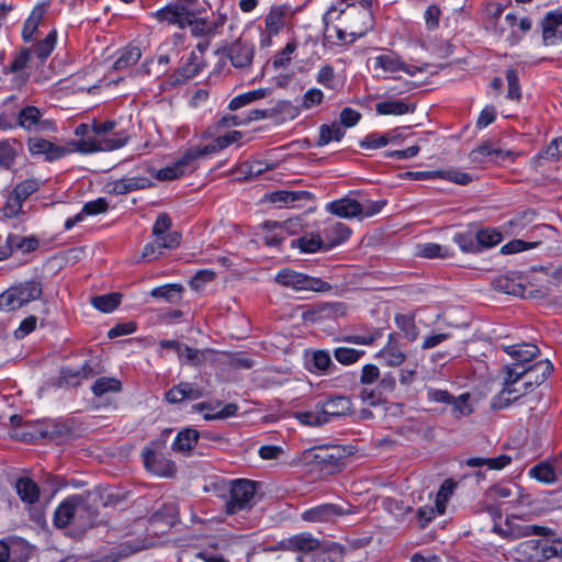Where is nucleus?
<instances>
[{
  "label": "nucleus",
  "mask_w": 562,
  "mask_h": 562,
  "mask_svg": "<svg viewBox=\"0 0 562 562\" xmlns=\"http://www.w3.org/2000/svg\"><path fill=\"white\" fill-rule=\"evenodd\" d=\"M471 156L473 160H479L482 157H495L496 160H504L506 157L514 159V154L512 151H505L502 149L494 148L492 145L484 143L471 151Z\"/></svg>",
  "instance_id": "09e8293b"
},
{
  "label": "nucleus",
  "mask_w": 562,
  "mask_h": 562,
  "mask_svg": "<svg viewBox=\"0 0 562 562\" xmlns=\"http://www.w3.org/2000/svg\"><path fill=\"white\" fill-rule=\"evenodd\" d=\"M150 15L159 23L175 25L180 30L188 27V24H190V16H192L187 9L182 5H176L175 3H169L164 8L151 12Z\"/></svg>",
  "instance_id": "ddd939ff"
},
{
  "label": "nucleus",
  "mask_w": 562,
  "mask_h": 562,
  "mask_svg": "<svg viewBox=\"0 0 562 562\" xmlns=\"http://www.w3.org/2000/svg\"><path fill=\"white\" fill-rule=\"evenodd\" d=\"M316 408L323 411V414L327 417L328 424L333 418L350 414L352 411V402L349 396L330 395L323 401H318Z\"/></svg>",
  "instance_id": "2eb2a0df"
},
{
  "label": "nucleus",
  "mask_w": 562,
  "mask_h": 562,
  "mask_svg": "<svg viewBox=\"0 0 562 562\" xmlns=\"http://www.w3.org/2000/svg\"><path fill=\"white\" fill-rule=\"evenodd\" d=\"M311 452L315 463L330 471L339 470L345 458V449L338 445L317 446Z\"/></svg>",
  "instance_id": "1a4fd4ad"
},
{
  "label": "nucleus",
  "mask_w": 562,
  "mask_h": 562,
  "mask_svg": "<svg viewBox=\"0 0 562 562\" xmlns=\"http://www.w3.org/2000/svg\"><path fill=\"white\" fill-rule=\"evenodd\" d=\"M542 160L562 161V136L552 139L550 144L533 158V162L537 166H540Z\"/></svg>",
  "instance_id": "ea45409f"
},
{
  "label": "nucleus",
  "mask_w": 562,
  "mask_h": 562,
  "mask_svg": "<svg viewBox=\"0 0 562 562\" xmlns=\"http://www.w3.org/2000/svg\"><path fill=\"white\" fill-rule=\"evenodd\" d=\"M42 292V282L38 280H29L12 285L0 294V308L5 311L19 310L25 304L40 299Z\"/></svg>",
  "instance_id": "f03ea898"
},
{
  "label": "nucleus",
  "mask_w": 562,
  "mask_h": 562,
  "mask_svg": "<svg viewBox=\"0 0 562 562\" xmlns=\"http://www.w3.org/2000/svg\"><path fill=\"white\" fill-rule=\"evenodd\" d=\"M95 396H102L106 393H117L122 390V383L115 378H99L91 387Z\"/></svg>",
  "instance_id": "3c124183"
},
{
  "label": "nucleus",
  "mask_w": 562,
  "mask_h": 562,
  "mask_svg": "<svg viewBox=\"0 0 562 562\" xmlns=\"http://www.w3.org/2000/svg\"><path fill=\"white\" fill-rule=\"evenodd\" d=\"M364 353V350H357L347 347H339L334 350L335 359L344 366H350L358 362Z\"/></svg>",
  "instance_id": "bf43d9fd"
},
{
  "label": "nucleus",
  "mask_w": 562,
  "mask_h": 562,
  "mask_svg": "<svg viewBox=\"0 0 562 562\" xmlns=\"http://www.w3.org/2000/svg\"><path fill=\"white\" fill-rule=\"evenodd\" d=\"M350 514L338 504L325 503L304 510L302 519L308 522H334L337 518Z\"/></svg>",
  "instance_id": "f8f14e48"
},
{
  "label": "nucleus",
  "mask_w": 562,
  "mask_h": 562,
  "mask_svg": "<svg viewBox=\"0 0 562 562\" xmlns=\"http://www.w3.org/2000/svg\"><path fill=\"white\" fill-rule=\"evenodd\" d=\"M226 56L235 68L249 69L255 57V45L243 36L225 48Z\"/></svg>",
  "instance_id": "0eeeda50"
},
{
  "label": "nucleus",
  "mask_w": 562,
  "mask_h": 562,
  "mask_svg": "<svg viewBox=\"0 0 562 562\" xmlns=\"http://www.w3.org/2000/svg\"><path fill=\"white\" fill-rule=\"evenodd\" d=\"M128 138V134L125 131L121 130L119 132H115L113 136L103 137L97 139L93 143H90L89 147H86L88 145L86 140L81 142L80 150L86 153L98 150L112 151L125 146Z\"/></svg>",
  "instance_id": "a211bd4d"
},
{
  "label": "nucleus",
  "mask_w": 562,
  "mask_h": 562,
  "mask_svg": "<svg viewBox=\"0 0 562 562\" xmlns=\"http://www.w3.org/2000/svg\"><path fill=\"white\" fill-rule=\"evenodd\" d=\"M297 48L296 40H290L285 46L278 52L272 58V66L274 69L286 68L293 58V54Z\"/></svg>",
  "instance_id": "8fccbe9b"
},
{
  "label": "nucleus",
  "mask_w": 562,
  "mask_h": 562,
  "mask_svg": "<svg viewBox=\"0 0 562 562\" xmlns=\"http://www.w3.org/2000/svg\"><path fill=\"white\" fill-rule=\"evenodd\" d=\"M182 285L172 283L154 288L150 291V295L156 299H165L166 301L172 303L180 299Z\"/></svg>",
  "instance_id": "4d7b16f0"
},
{
  "label": "nucleus",
  "mask_w": 562,
  "mask_h": 562,
  "mask_svg": "<svg viewBox=\"0 0 562 562\" xmlns=\"http://www.w3.org/2000/svg\"><path fill=\"white\" fill-rule=\"evenodd\" d=\"M142 458L145 469L155 475L172 477L177 472L176 463L151 447L143 449Z\"/></svg>",
  "instance_id": "39448f33"
},
{
  "label": "nucleus",
  "mask_w": 562,
  "mask_h": 562,
  "mask_svg": "<svg viewBox=\"0 0 562 562\" xmlns=\"http://www.w3.org/2000/svg\"><path fill=\"white\" fill-rule=\"evenodd\" d=\"M265 231L263 243L270 247H279L286 239L284 228L276 221H266L262 224Z\"/></svg>",
  "instance_id": "f704fd0d"
},
{
  "label": "nucleus",
  "mask_w": 562,
  "mask_h": 562,
  "mask_svg": "<svg viewBox=\"0 0 562 562\" xmlns=\"http://www.w3.org/2000/svg\"><path fill=\"white\" fill-rule=\"evenodd\" d=\"M374 67L381 68L386 72L404 71L409 75L414 72L408 66L394 53L381 54L374 58Z\"/></svg>",
  "instance_id": "7c9ffc66"
},
{
  "label": "nucleus",
  "mask_w": 562,
  "mask_h": 562,
  "mask_svg": "<svg viewBox=\"0 0 562 562\" xmlns=\"http://www.w3.org/2000/svg\"><path fill=\"white\" fill-rule=\"evenodd\" d=\"M198 15L193 14V16H190L188 27H190L191 35L194 37H212L213 34L209 21Z\"/></svg>",
  "instance_id": "680f3d73"
},
{
  "label": "nucleus",
  "mask_w": 562,
  "mask_h": 562,
  "mask_svg": "<svg viewBox=\"0 0 562 562\" xmlns=\"http://www.w3.org/2000/svg\"><path fill=\"white\" fill-rule=\"evenodd\" d=\"M475 238L479 244V251L482 248H490L498 245L502 239V233L495 228L480 229L475 233Z\"/></svg>",
  "instance_id": "5fc2aeb1"
},
{
  "label": "nucleus",
  "mask_w": 562,
  "mask_h": 562,
  "mask_svg": "<svg viewBox=\"0 0 562 562\" xmlns=\"http://www.w3.org/2000/svg\"><path fill=\"white\" fill-rule=\"evenodd\" d=\"M15 487L23 502L34 504L38 501L40 488L33 480L29 477H21L16 481Z\"/></svg>",
  "instance_id": "c9c22d12"
},
{
  "label": "nucleus",
  "mask_w": 562,
  "mask_h": 562,
  "mask_svg": "<svg viewBox=\"0 0 562 562\" xmlns=\"http://www.w3.org/2000/svg\"><path fill=\"white\" fill-rule=\"evenodd\" d=\"M46 420H27L16 429V437L24 441H35L45 438L42 430L45 429Z\"/></svg>",
  "instance_id": "473e14b6"
},
{
  "label": "nucleus",
  "mask_w": 562,
  "mask_h": 562,
  "mask_svg": "<svg viewBox=\"0 0 562 562\" xmlns=\"http://www.w3.org/2000/svg\"><path fill=\"white\" fill-rule=\"evenodd\" d=\"M557 469H562V452L554 459V465L540 462L529 470V475L539 482L550 484L557 480Z\"/></svg>",
  "instance_id": "bb28decb"
},
{
  "label": "nucleus",
  "mask_w": 562,
  "mask_h": 562,
  "mask_svg": "<svg viewBox=\"0 0 562 562\" xmlns=\"http://www.w3.org/2000/svg\"><path fill=\"white\" fill-rule=\"evenodd\" d=\"M32 57V49L30 47H23L14 54L10 65L3 68V74H19L23 71Z\"/></svg>",
  "instance_id": "49530a36"
},
{
  "label": "nucleus",
  "mask_w": 562,
  "mask_h": 562,
  "mask_svg": "<svg viewBox=\"0 0 562 562\" xmlns=\"http://www.w3.org/2000/svg\"><path fill=\"white\" fill-rule=\"evenodd\" d=\"M337 11V7L335 4L330 5L327 11L323 14L322 22L324 25V38L328 42H331L336 45H347L352 44L358 38H352V33L359 30V25H353L350 29V32L347 33L346 30L338 27L336 25L330 26V23L334 21V13Z\"/></svg>",
  "instance_id": "423d86ee"
},
{
  "label": "nucleus",
  "mask_w": 562,
  "mask_h": 562,
  "mask_svg": "<svg viewBox=\"0 0 562 562\" xmlns=\"http://www.w3.org/2000/svg\"><path fill=\"white\" fill-rule=\"evenodd\" d=\"M562 25V12L559 10L549 11L541 21L542 38L544 45H553L557 37V30Z\"/></svg>",
  "instance_id": "c85d7f7f"
},
{
  "label": "nucleus",
  "mask_w": 562,
  "mask_h": 562,
  "mask_svg": "<svg viewBox=\"0 0 562 562\" xmlns=\"http://www.w3.org/2000/svg\"><path fill=\"white\" fill-rule=\"evenodd\" d=\"M512 458L507 454H501L495 458H469L465 464L470 468H480L486 465L491 470H502L510 464Z\"/></svg>",
  "instance_id": "e433bc0d"
},
{
  "label": "nucleus",
  "mask_w": 562,
  "mask_h": 562,
  "mask_svg": "<svg viewBox=\"0 0 562 562\" xmlns=\"http://www.w3.org/2000/svg\"><path fill=\"white\" fill-rule=\"evenodd\" d=\"M335 78L336 74L334 67L326 64L319 68L316 75V82L326 89L334 90L336 88Z\"/></svg>",
  "instance_id": "774afa93"
},
{
  "label": "nucleus",
  "mask_w": 562,
  "mask_h": 562,
  "mask_svg": "<svg viewBox=\"0 0 562 562\" xmlns=\"http://www.w3.org/2000/svg\"><path fill=\"white\" fill-rule=\"evenodd\" d=\"M503 350L509 355L515 362L532 364V360L539 355V348L533 344H516L504 346Z\"/></svg>",
  "instance_id": "a878e982"
},
{
  "label": "nucleus",
  "mask_w": 562,
  "mask_h": 562,
  "mask_svg": "<svg viewBox=\"0 0 562 562\" xmlns=\"http://www.w3.org/2000/svg\"><path fill=\"white\" fill-rule=\"evenodd\" d=\"M336 369V366L331 361L330 355L326 350L314 351L311 359V372L319 373H331Z\"/></svg>",
  "instance_id": "4c0bfd02"
},
{
  "label": "nucleus",
  "mask_w": 562,
  "mask_h": 562,
  "mask_svg": "<svg viewBox=\"0 0 562 562\" xmlns=\"http://www.w3.org/2000/svg\"><path fill=\"white\" fill-rule=\"evenodd\" d=\"M153 186L151 179L144 176H126L108 182L106 192L113 195H123L137 190H144Z\"/></svg>",
  "instance_id": "4468645a"
},
{
  "label": "nucleus",
  "mask_w": 562,
  "mask_h": 562,
  "mask_svg": "<svg viewBox=\"0 0 562 562\" xmlns=\"http://www.w3.org/2000/svg\"><path fill=\"white\" fill-rule=\"evenodd\" d=\"M142 57L140 48L137 46H126L120 53V56L114 61L113 68L115 70H124L135 65Z\"/></svg>",
  "instance_id": "a19ab883"
},
{
  "label": "nucleus",
  "mask_w": 562,
  "mask_h": 562,
  "mask_svg": "<svg viewBox=\"0 0 562 562\" xmlns=\"http://www.w3.org/2000/svg\"><path fill=\"white\" fill-rule=\"evenodd\" d=\"M324 92L318 88H310L302 97L299 104L300 111H308L314 106H318L324 102Z\"/></svg>",
  "instance_id": "052dcab7"
},
{
  "label": "nucleus",
  "mask_w": 562,
  "mask_h": 562,
  "mask_svg": "<svg viewBox=\"0 0 562 562\" xmlns=\"http://www.w3.org/2000/svg\"><path fill=\"white\" fill-rule=\"evenodd\" d=\"M200 438V432L193 428H184L178 432L176 439L171 445L175 452L190 453L196 446Z\"/></svg>",
  "instance_id": "c756f323"
},
{
  "label": "nucleus",
  "mask_w": 562,
  "mask_h": 562,
  "mask_svg": "<svg viewBox=\"0 0 562 562\" xmlns=\"http://www.w3.org/2000/svg\"><path fill=\"white\" fill-rule=\"evenodd\" d=\"M192 164L191 157L186 151L182 157L172 165L159 169L156 173V179L159 181L178 179L190 170Z\"/></svg>",
  "instance_id": "b1692460"
},
{
  "label": "nucleus",
  "mask_w": 562,
  "mask_h": 562,
  "mask_svg": "<svg viewBox=\"0 0 562 562\" xmlns=\"http://www.w3.org/2000/svg\"><path fill=\"white\" fill-rule=\"evenodd\" d=\"M553 364L549 360H540L535 362V368L530 370V375L522 378V390L520 393H513L510 398L517 401L522 395L532 392L535 387L541 385L552 373Z\"/></svg>",
  "instance_id": "9d476101"
},
{
  "label": "nucleus",
  "mask_w": 562,
  "mask_h": 562,
  "mask_svg": "<svg viewBox=\"0 0 562 562\" xmlns=\"http://www.w3.org/2000/svg\"><path fill=\"white\" fill-rule=\"evenodd\" d=\"M453 241L464 252L479 251V244L476 241L475 234L472 232H463V233L454 234Z\"/></svg>",
  "instance_id": "e2e57ef3"
},
{
  "label": "nucleus",
  "mask_w": 562,
  "mask_h": 562,
  "mask_svg": "<svg viewBox=\"0 0 562 562\" xmlns=\"http://www.w3.org/2000/svg\"><path fill=\"white\" fill-rule=\"evenodd\" d=\"M311 193L306 191H286L279 190L269 194V201L278 206H292L296 201L301 199H310Z\"/></svg>",
  "instance_id": "72a5a7b5"
},
{
  "label": "nucleus",
  "mask_w": 562,
  "mask_h": 562,
  "mask_svg": "<svg viewBox=\"0 0 562 562\" xmlns=\"http://www.w3.org/2000/svg\"><path fill=\"white\" fill-rule=\"evenodd\" d=\"M397 328L404 333L409 341L416 340L418 337V328L415 324L414 316L406 314H397L394 318Z\"/></svg>",
  "instance_id": "864d4df0"
},
{
  "label": "nucleus",
  "mask_w": 562,
  "mask_h": 562,
  "mask_svg": "<svg viewBox=\"0 0 562 562\" xmlns=\"http://www.w3.org/2000/svg\"><path fill=\"white\" fill-rule=\"evenodd\" d=\"M47 12L46 3H37L31 11L29 18L25 20L21 37L24 43H31L34 40V35L38 30V26Z\"/></svg>",
  "instance_id": "412c9836"
},
{
  "label": "nucleus",
  "mask_w": 562,
  "mask_h": 562,
  "mask_svg": "<svg viewBox=\"0 0 562 562\" xmlns=\"http://www.w3.org/2000/svg\"><path fill=\"white\" fill-rule=\"evenodd\" d=\"M533 368L535 362L532 364L514 362L510 366H505L503 368L504 386L493 398V407L496 409H503L513 403L510 395L513 393H520V390L516 389V384H518L522 378L530 375V370Z\"/></svg>",
  "instance_id": "7ed1b4c3"
},
{
  "label": "nucleus",
  "mask_w": 562,
  "mask_h": 562,
  "mask_svg": "<svg viewBox=\"0 0 562 562\" xmlns=\"http://www.w3.org/2000/svg\"><path fill=\"white\" fill-rule=\"evenodd\" d=\"M258 483L248 479H236L228 482V497L225 510L234 515L250 509L255 504Z\"/></svg>",
  "instance_id": "f257e3e1"
},
{
  "label": "nucleus",
  "mask_w": 562,
  "mask_h": 562,
  "mask_svg": "<svg viewBox=\"0 0 562 562\" xmlns=\"http://www.w3.org/2000/svg\"><path fill=\"white\" fill-rule=\"evenodd\" d=\"M85 504V501L79 495H72L64 499L56 508L54 514V524L57 528L67 527L79 507Z\"/></svg>",
  "instance_id": "f3484780"
},
{
  "label": "nucleus",
  "mask_w": 562,
  "mask_h": 562,
  "mask_svg": "<svg viewBox=\"0 0 562 562\" xmlns=\"http://www.w3.org/2000/svg\"><path fill=\"white\" fill-rule=\"evenodd\" d=\"M40 246L37 237L22 236L18 234H9L5 239V247L3 251H0V260H3L11 256L14 250H19L22 254H29L36 250Z\"/></svg>",
  "instance_id": "dca6fc26"
},
{
  "label": "nucleus",
  "mask_w": 562,
  "mask_h": 562,
  "mask_svg": "<svg viewBox=\"0 0 562 562\" xmlns=\"http://www.w3.org/2000/svg\"><path fill=\"white\" fill-rule=\"evenodd\" d=\"M295 418L302 424L312 427H319L327 424V417L323 411L315 407V411L296 412Z\"/></svg>",
  "instance_id": "6e6d98bb"
},
{
  "label": "nucleus",
  "mask_w": 562,
  "mask_h": 562,
  "mask_svg": "<svg viewBox=\"0 0 562 562\" xmlns=\"http://www.w3.org/2000/svg\"><path fill=\"white\" fill-rule=\"evenodd\" d=\"M457 484L451 480H445L441 484L435 499V508L438 515H442L446 512V506L454 492Z\"/></svg>",
  "instance_id": "de8ad7c7"
},
{
  "label": "nucleus",
  "mask_w": 562,
  "mask_h": 562,
  "mask_svg": "<svg viewBox=\"0 0 562 562\" xmlns=\"http://www.w3.org/2000/svg\"><path fill=\"white\" fill-rule=\"evenodd\" d=\"M42 113L34 105L22 108L15 119V125L27 132H43L54 128V124L48 120H41Z\"/></svg>",
  "instance_id": "9b49d317"
},
{
  "label": "nucleus",
  "mask_w": 562,
  "mask_h": 562,
  "mask_svg": "<svg viewBox=\"0 0 562 562\" xmlns=\"http://www.w3.org/2000/svg\"><path fill=\"white\" fill-rule=\"evenodd\" d=\"M326 210L344 218L359 217L361 214L360 202L351 198H342L327 204Z\"/></svg>",
  "instance_id": "5701e85b"
},
{
  "label": "nucleus",
  "mask_w": 562,
  "mask_h": 562,
  "mask_svg": "<svg viewBox=\"0 0 562 562\" xmlns=\"http://www.w3.org/2000/svg\"><path fill=\"white\" fill-rule=\"evenodd\" d=\"M293 248L297 247L302 252H316L317 250L325 249V241L319 235H305L291 241Z\"/></svg>",
  "instance_id": "79ce46f5"
},
{
  "label": "nucleus",
  "mask_w": 562,
  "mask_h": 562,
  "mask_svg": "<svg viewBox=\"0 0 562 562\" xmlns=\"http://www.w3.org/2000/svg\"><path fill=\"white\" fill-rule=\"evenodd\" d=\"M121 297L122 295L117 292L97 295L91 297V304L103 313H111L120 305Z\"/></svg>",
  "instance_id": "a18cd8bd"
},
{
  "label": "nucleus",
  "mask_w": 562,
  "mask_h": 562,
  "mask_svg": "<svg viewBox=\"0 0 562 562\" xmlns=\"http://www.w3.org/2000/svg\"><path fill=\"white\" fill-rule=\"evenodd\" d=\"M26 145L32 156H43L44 160L49 162L58 160L70 153L69 148L42 137H29Z\"/></svg>",
  "instance_id": "6e6552de"
},
{
  "label": "nucleus",
  "mask_w": 562,
  "mask_h": 562,
  "mask_svg": "<svg viewBox=\"0 0 562 562\" xmlns=\"http://www.w3.org/2000/svg\"><path fill=\"white\" fill-rule=\"evenodd\" d=\"M382 337V330L380 328H372L363 335H349L344 338L346 342L355 345L371 346L378 339Z\"/></svg>",
  "instance_id": "338daca9"
},
{
  "label": "nucleus",
  "mask_w": 562,
  "mask_h": 562,
  "mask_svg": "<svg viewBox=\"0 0 562 562\" xmlns=\"http://www.w3.org/2000/svg\"><path fill=\"white\" fill-rule=\"evenodd\" d=\"M295 10L289 4L272 5L265 19V29L272 34H279L285 25L286 18L292 16Z\"/></svg>",
  "instance_id": "6ab92c4d"
},
{
  "label": "nucleus",
  "mask_w": 562,
  "mask_h": 562,
  "mask_svg": "<svg viewBox=\"0 0 562 562\" xmlns=\"http://www.w3.org/2000/svg\"><path fill=\"white\" fill-rule=\"evenodd\" d=\"M41 187V181L36 178H29L19 182L12 190L16 196L25 201L30 195L35 193Z\"/></svg>",
  "instance_id": "69168bd1"
},
{
  "label": "nucleus",
  "mask_w": 562,
  "mask_h": 562,
  "mask_svg": "<svg viewBox=\"0 0 562 562\" xmlns=\"http://www.w3.org/2000/svg\"><path fill=\"white\" fill-rule=\"evenodd\" d=\"M390 367H398L406 360V353L398 347L396 335L390 334L386 345L375 355Z\"/></svg>",
  "instance_id": "4be33fe9"
},
{
  "label": "nucleus",
  "mask_w": 562,
  "mask_h": 562,
  "mask_svg": "<svg viewBox=\"0 0 562 562\" xmlns=\"http://www.w3.org/2000/svg\"><path fill=\"white\" fill-rule=\"evenodd\" d=\"M57 42V32L52 30L44 40L38 41L32 47L34 54L41 61H45L55 48Z\"/></svg>",
  "instance_id": "58836bf2"
},
{
  "label": "nucleus",
  "mask_w": 562,
  "mask_h": 562,
  "mask_svg": "<svg viewBox=\"0 0 562 562\" xmlns=\"http://www.w3.org/2000/svg\"><path fill=\"white\" fill-rule=\"evenodd\" d=\"M201 69H202V64H201L199 57L196 56V54L194 52H192L189 55L188 59L183 63V65L179 69V76L181 77V79L176 78L175 81H172V83H179V82H183L188 79H191V78L198 76L200 74Z\"/></svg>",
  "instance_id": "37998d69"
},
{
  "label": "nucleus",
  "mask_w": 562,
  "mask_h": 562,
  "mask_svg": "<svg viewBox=\"0 0 562 562\" xmlns=\"http://www.w3.org/2000/svg\"><path fill=\"white\" fill-rule=\"evenodd\" d=\"M22 150V143L18 138L0 140V167L10 170Z\"/></svg>",
  "instance_id": "393cba45"
},
{
  "label": "nucleus",
  "mask_w": 562,
  "mask_h": 562,
  "mask_svg": "<svg viewBox=\"0 0 562 562\" xmlns=\"http://www.w3.org/2000/svg\"><path fill=\"white\" fill-rule=\"evenodd\" d=\"M469 393H463L458 397L452 395V401H450L448 405L451 406V415L454 418L459 419L472 414L473 409L469 403Z\"/></svg>",
  "instance_id": "603ef678"
},
{
  "label": "nucleus",
  "mask_w": 562,
  "mask_h": 562,
  "mask_svg": "<svg viewBox=\"0 0 562 562\" xmlns=\"http://www.w3.org/2000/svg\"><path fill=\"white\" fill-rule=\"evenodd\" d=\"M344 136L345 130L339 123L334 122L330 125L323 124L319 127L317 145L324 146L333 140L339 142Z\"/></svg>",
  "instance_id": "c03bdc74"
},
{
  "label": "nucleus",
  "mask_w": 562,
  "mask_h": 562,
  "mask_svg": "<svg viewBox=\"0 0 562 562\" xmlns=\"http://www.w3.org/2000/svg\"><path fill=\"white\" fill-rule=\"evenodd\" d=\"M45 438H49L55 441H63L70 434V429L63 423L55 420H46L45 429L42 430Z\"/></svg>",
  "instance_id": "13d9d810"
},
{
  "label": "nucleus",
  "mask_w": 562,
  "mask_h": 562,
  "mask_svg": "<svg viewBox=\"0 0 562 562\" xmlns=\"http://www.w3.org/2000/svg\"><path fill=\"white\" fill-rule=\"evenodd\" d=\"M276 282L284 288H290L294 291H313V292H329L333 286L327 281L321 278L312 277L302 272H297L290 268L281 269L276 278Z\"/></svg>",
  "instance_id": "20e7f679"
},
{
  "label": "nucleus",
  "mask_w": 562,
  "mask_h": 562,
  "mask_svg": "<svg viewBox=\"0 0 562 562\" xmlns=\"http://www.w3.org/2000/svg\"><path fill=\"white\" fill-rule=\"evenodd\" d=\"M414 103L403 100H385L375 104V111L380 115H403L415 111Z\"/></svg>",
  "instance_id": "2f4dec72"
},
{
  "label": "nucleus",
  "mask_w": 562,
  "mask_h": 562,
  "mask_svg": "<svg viewBox=\"0 0 562 562\" xmlns=\"http://www.w3.org/2000/svg\"><path fill=\"white\" fill-rule=\"evenodd\" d=\"M289 548L293 551H301L306 553L316 550H330V547H325L308 532H302L291 537L289 539Z\"/></svg>",
  "instance_id": "cd10ccee"
},
{
  "label": "nucleus",
  "mask_w": 562,
  "mask_h": 562,
  "mask_svg": "<svg viewBox=\"0 0 562 562\" xmlns=\"http://www.w3.org/2000/svg\"><path fill=\"white\" fill-rule=\"evenodd\" d=\"M506 80L508 86L506 98L512 101L519 102L522 94L517 71L515 69H507Z\"/></svg>",
  "instance_id": "0e129e2a"
},
{
  "label": "nucleus",
  "mask_w": 562,
  "mask_h": 562,
  "mask_svg": "<svg viewBox=\"0 0 562 562\" xmlns=\"http://www.w3.org/2000/svg\"><path fill=\"white\" fill-rule=\"evenodd\" d=\"M325 250L345 243L351 235V229L339 222L329 223L322 232Z\"/></svg>",
  "instance_id": "aec40b11"
}]
</instances>
